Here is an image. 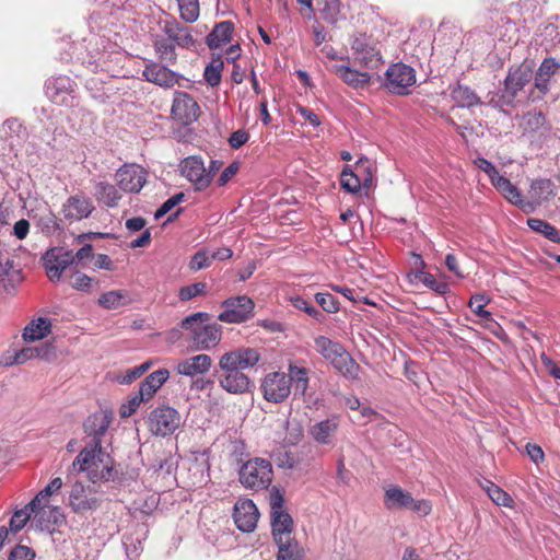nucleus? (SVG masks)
Masks as SVG:
<instances>
[{
    "label": "nucleus",
    "instance_id": "1",
    "mask_svg": "<svg viewBox=\"0 0 560 560\" xmlns=\"http://www.w3.org/2000/svg\"><path fill=\"white\" fill-rule=\"evenodd\" d=\"M72 468L78 472L85 474L86 478L93 482H105L112 477L114 463L107 452H105L100 442L84 447L72 462Z\"/></svg>",
    "mask_w": 560,
    "mask_h": 560
},
{
    "label": "nucleus",
    "instance_id": "2",
    "mask_svg": "<svg viewBox=\"0 0 560 560\" xmlns=\"http://www.w3.org/2000/svg\"><path fill=\"white\" fill-rule=\"evenodd\" d=\"M260 359L259 352L254 348H237L224 353L219 362L222 370L230 372L226 376L228 385H250L249 378L242 372L253 368Z\"/></svg>",
    "mask_w": 560,
    "mask_h": 560
},
{
    "label": "nucleus",
    "instance_id": "3",
    "mask_svg": "<svg viewBox=\"0 0 560 560\" xmlns=\"http://www.w3.org/2000/svg\"><path fill=\"white\" fill-rule=\"evenodd\" d=\"M534 70L530 63L523 62L517 67L510 68L504 79L503 89L499 90L490 103L498 107L512 106L518 96V93L530 83Z\"/></svg>",
    "mask_w": 560,
    "mask_h": 560
},
{
    "label": "nucleus",
    "instance_id": "4",
    "mask_svg": "<svg viewBox=\"0 0 560 560\" xmlns=\"http://www.w3.org/2000/svg\"><path fill=\"white\" fill-rule=\"evenodd\" d=\"M316 350L348 380H357L360 370L359 364L351 358L345 348L325 336H318L314 340Z\"/></svg>",
    "mask_w": 560,
    "mask_h": 560
},
{
    "label": "nucleus",
    "instance_id": "5",
    "mask_svg": "<svg viewBox=\"0 0 560 560\" xmlns=\"http://www.w3.org/2000/svg\"><path fill=\"white\" fill-rule=\"evenodd\" d=\"M240 481L247 489H266L272 481L271 464L262 458L247 460L240 470Z\"/></svg>",
    "mask_w": 560,
    "mask_h": 560
},
{
    "label": "nucleus",
    "instance_id": "6",
    "mask_svg": "<svg viewBox=\"0 0 560 560\" xmlns=\"http://www.w3.org/2000/svg\"><path fill=\"white\" fill-rule=\"evenodd\" d=\"M416 83V71L412 67L396 62L389 66L382 79V85L393 94L405 95Z\"/></svg>",
    "mask_w": 560,
    "mask_h": 560
},
{
    "label": "nucleus",
    "instance_id": "7",
    "mask_svg": "<svg viewBox=\"0 0 560 560\" xmlns=\"http://www.w3.org/2000/svg\"><path fill=\"white\" fill-rule=\"evenodd\" d=\"M182 424L179 412L168 406L153 409L148 418L149 431L155 435L165 438L173 434Z\"/></svg>",
    "mask_w": 560,
    "mask_h": 560
},
{
    "label": "nucleus",
    "instance_id": "8",
    "mask_svg": "<svg viewBox=\"0 0 560 560\" xmlns=\"http://www.w3.org/2000/svg\"><path fill=\"white\" fill-rule=\"evenodd\" d=\"M68 505L71 511L79 515H88L95 512L101 505V498L91 487L77 481L72 485Z\"/></svg>",
    "mask_w": 560,
    "mask_h": 560
},
{
    "label": "nucleus",
    "instance_id": "9",
    "mask_svg": "<svg viewBox=\"0 0 560 560\" xmlns=\"http://www.w3.org/2000/svg\"><path fill=\"white\" fill-rule=\"evenodd\" d=\"M77 84L68 75L50 78L45 83L48 98L57 105L72 107L75 103Z\"/></svg>",
    "mask_w": 560,
    "mask_h": 560
},
{
    "label": "nucleus",
    "instance_id": "10",
    "mask_svg": "<svg viewBox=\"0 0 560 560\" xmlns=\"http://www.w3.org/2000/svg\"><path fill=\"white\" fill-rule=\"evenodd\" d=\"M351 50L354 60L363 67L376 68L382 62L378 44L366 34H358L352 37Z\"/></svg>",
    "mask_w": 560,
    "mask_h": 560
},
{
    "label": "nucleus",
    "instance_id": "11",
    "mask_svg": "<svg viewBox=\"0 0 560 560\" xmlns=\"http://www.w3.org/2000/svg\"><path fill=\"white\" fill-rule=\"evenodd\" d=\"M224 311L218 316L223 323L238 324L249 319L254 313V301L247 295L229 298L222 302Z\"/></svg>",
    "mask_w": 560,
    "mask_h": 560
},
{
    "label": "nucleus",
    "instance_id": "12",
    "mask_svg": "<svg viewBox=\"0 0 560 560\" xmlns=\"http://www.w3.org/2000/svg\"><path fill=\"white\" fill-rule=\"evenodd\" d=\"M28 508L33 514L32 525L40 530L52 532L56 526L65 521L63 513L58 505L49 502L33 505V501L28 503Z\"/></svg>",
    "mask_w": 560,
    "mask_h": 560
},
{
    "label": "nucleus",
    "instance_id": "13",
    "mask_svg": "<svg viewBox=\"0 0 560 560\" xmlns=\"http://www.w3.org/2000/svg\"><path fill=\"white\" fill-rule=\"evenodd\" d=\"M42 261L49 280L59 281L62 272L73 265L72 250L52 247L43 255Z\"/></svg>",
    "mask_w": 560,
    "mask_h": 560
},
{
    "label": "nucleus",
    "instance_id": "14",
    "mask_svg": "<svg viewBox=\"0 0 560 560\" xmlns=\"http://www.w3.org/2000/svg\"><path fill=\"white\" fill-rule=\"evenodd\" d=\"M171 114L174 119L187 126L198 119L200 107L196 100L187 92L175 91Z\"/></svg>",
    "mask_w": 560,
    "mask_h": 560
},
{
    "label": "nucleus",
    "instance_id": "15",
    "mask_svg": "<svg viewBox=\"0 0 560 560\" xmlns=\"http://www.w3.org/2000/svg\"><path fill=\"white\" fill-rule=\"evenodd\" d=\"M115 180L125 192H139L147 183L145 171L136 164H126L117 170Z\"/></svg>",
    "mask_w": 560,
    "mask_h": 560
},
{
    "label": "nucleus",
    "instance_id": "16",
    "mask_svg": "<svg viewBox=\"0 0 560 560\" xmlns=\"http://www.w3.org/2000/svg\"><path fill=\"white\" fill-rule=\"evenodd\" d=\"M233 518L236 527L241 532L252 533L257 526L259 512L252 500L240 498L234 504Z\"/></svg>",
    "mask_w": 560,
    "mask_h": 560
},
{
    "label": "nucleus",
    "instance_id": "17",
    "mask_svg": "<svg viewBox=\"0 0 560 560\" xmlns=\"http://www.w3.org/2000/svg\"><path fill=\"white\" fill-rule=\"evenodd\" d=\"M180 171L197 190H203L210 185V176L206 174V167L200 156L191 155L184 159L180 163Z\"/></svg>",
    "mask_w": 560,
    "mask_h": 560
},
{
    "label": "nucleus",
    "instance_id": "18",
    "mask_svg": "<svg viewBox=\"0 0 560 560\" xmlns=\"http://www.w3.org/2000/svg\"><path fill=\"white\" fill-rule=\"evenodd\" d=\"M161 30L176 46L190 49L195 47L196 39L192 36V28L188 27L177 20H165L161 24Z\"/></svg>",
    "mask_w": 560,
    "mask_h": 560
},
{
    "label": "nucleus",
    "instance_id": "19",
    "mask_svg": "<svg viewBox=\"0 0 560 560\" xmlns=\"http://www.w3.org/2000/svg\"><path fill=\"white\" fill-rule=\"evenodd\" d=\"M113 421V412L110 409L101 408L90 415L84 421V431L92 436L95 442L101 443V438L107 432Z\"/></svg>",
    "mask_w": 560,
    "mask_h": 560
},
{
    "label": "nucleus",
    "instance_id": "20",
    "mask_svg": "<svg viewBox=\"0 0 560 560\" xmlns=\"http://www.w3.org/2000/svg\"><path fill=\"white\" fill-rule=\"evenodd\" d=\"M339 429V419L331 417L325 420L315 422L308 430V433L314 442L319 445L335 444V438Z\"/></svg>",
    "mask_w": 560,
    "mask_h": 560
},
{
    "label": "nucleus",
    "instance_id": "21",
    "mask_svg": "<svg viewBox=\"0 0 560 560\" xmlns=\"http://www.w3.org/2000/svg\"><path fill=\"white\" fill-rule=\"evenodd\" d=\"M94 206L92 201L84 196H71L62 206L65 219L69 221H80L90 217Z\"/></svg>",
    "mask_w": 560,
    "mask_h": 560
},
{
    "label": "nucleus",
    "instance_id": "22",
    "mask_svg": "<svg viewBox=\"0 0 560 560\" xmlns=\"http://www.w3.org/2000/svg\"><path fill=\"white\" fill-rule=\"evenodd\" d=\"M142 75L148 82L163 88L174 86L179 78L178 73L156 62L147 65L142 71Z\"/></svg>",
    "mask_w": 560,
    "mask_h": 560
},
{
    "label": "nucleus",
    "instance_id": "23",
    "mask_svg": "<svg viewBox=\"0 0 560 560\" xmlns=\"http://www.w3.org/2000/svg\"><path fill=\"white\" fill-rule=\"evenodd\" d=\"M271 527L276 545H283L295 540L292 536L293 521L287 512L271 514Z\"/></svg>",
    "mask_w": 560,
    "mask_h": 560
},
{
    "label": "nucleus",
    "instance_id": "24",
    "mask_svg": "<svg viewBox=\"0 0 560 560\" xmlns=\"http://www.w3.org/2000/svg\"><path fill=\"white\" fill-rule=\"evenodd\" d=\"M334 72L338 75L346 84L353 89H363L369 85L371 75L368 72H361L354 70L346 65L334 66Z\"/></svg>",
    "mask_w": 560,
    "mask_h": 560
},
{
    "label": "nucleus",
    "instance_id": "25",
    "mask_svg": "<svg viewBox=\"0 0 560 560\" xmlns=\"http://www.w3.org/2000/svg\"><path fill=\"white\" fill-rule=\"evenodd\" d=\"M211 358L208 354H198L178 363L177 372L186 376H196L206 373L211 366Z\"/></svg>",
    "mask_w": 560,
    "mask_h": 560
},
{
    "label": "nucleus",
    "instance_id": "26",
    "mask_svg": "<svg viewBox=\"0 0 560 560\" xmlns=\"http://www.w3.org/2000/svg\"><path fill=\"white\" fill-rule=\"evenodd\" d=\"M221 326L217 323L207 324L195 337L194 345L197 350H208L215 347L221 340Z\"/></svg>",
    "mask_w": 560,
    "mask_h": 560
},
{
    "label": "nucleus",
    "instance_id": "27",
    "mask_svg": "<svg viewBox=\"0 0 560 560\" xmlns=\"http://www.w3.org/2000/svg\"><path fill=\"white\" fill-rule=\"evenodd\" d=\"M234 31V23L222 21L214 25L213 30L206 37V44L210 49H215L229 43Z\"/></svg>",
    "mask_w": 560,
    "mask_h": 560
},
{
    "label": "nucleus",
    "instance_id": "28",
    "mask_svg": "<svg viewBox=\"0 0 560 560\" xmlns=\"http://www.w3.org/2000/svg\"><path fill=\"white\" fill-rule=\"evenodd\" d=\"M408 278L411 283L421 282L439 295H445L450 292L447 282L438 280L432 273L424 270H412L408 273Z\"/></svg>",
    "mask_w": 560,
    "mask_h": 560
},
{
    "label": "nucleus",
    "instance_id": "29",
    "mask_svg": "<svg viewBox=\"0 0 560 560\" xmlns=\"http://www.w3.org/2000/svg\"><path fill=\"white\" fill-rule=\"evenodd\" d=\"M33 220L45 235L60 234L63 230L61 220L50 209H45L42 213L34 215Z\"/></svg>",
    "mask_w": 560,
    "mask_h": 560
},
{
    "label": "nucleus",
    "instance_id": "30",
    "mask_svg": "<svg viewBox=\"0 0 560 560\" xmlns=\"http://www.w3.org/2000/svg\"><path fill=\"white\" fill-rule=\"evenodd\" d=\"M150 365V362H144L126 371H112L107 373V380L119 385H128L140 378L149 370Z\"/></svg>",
    "mask_w": 560,
    "mask_h": 560
},
{
    "label": "nucleus",
    "instance_id": "31",
    "mask_svg": "<svg viewBox=\"0 0 560 560\" xmlns=\"http://www.w3.org/2000/svg\"><path fill=\"white\" fill-rule=\"evenodd\" d=\"M384 502L388 509H408L412 503V495L400 487L390 486L385 490Z\"/></svg>",
    "mask_w": 560,
    "mask_h": 560
},
{
    "label": "nucleus",
    "instance_id": "32",
    "mask_svg": "<svg viewBox=\"0 0 560 560\" xmlns=\"http://www.w3.org/2000/svg\"><path fill=\"white\" fill-rule=\"evenodd\" d=\"M94 195L98 202L104 203L108 208H116L122 198L116 186L107 182L96 183Z\"/></svg>",
    "mask_w": 560,
    "mask_h": 560
},
{
    "label": "nucleus",
    "instance_id": "33",
    "mask_svg": "<svg viewBox=\"0 0 560 560\" xmlns=\"http://www.w3.org/2000/svg\"><path fill=\"white\" fill-rule=\"evenodd\" d=\"M560 63L553 58H546L539 66L535 74V88L539 90L540 94L548 91V82L552 74L559 69Z\"/></svg>",
    "mask_w": 560,
    "mask_h": 560
},
{
    "label": "nucleus",
    "instance_id": "34",
    "mask_svg": "<svg viewBox=\"0 0 560 560\" xmlns=\"http://www.w3.org/2000/svg\"><path fill=\"white\" fill-rule=\"evenodd\" d=\"M451 97L462 108H470L481 103L474 90L460 83L451 89Z\"/></svg>",
    "mask_w": 560,
    "mask_h": 560
},
{
    "label": "nucleus",
    "instance_id": "35",
    "mask_svg": "<svg viewBox=\"0 0 560 560\" xmlns=\"http://www.w3.org/2000/svg\"><path fill=\"white\" fill-rule=\"evenodd\" d=\"M156 388L158 387H140L138 394L121 404L119 409L120 417L127 418L133 415L142 401L149 400L153 397V395L156 393Z\"/></svg>",
    "mask_w": 560,
    "mask_h": 560
},
{
    "label": "nucleus",
    "instance_id": "36",
    "mask_svg": "<svg viewBox=\"0 0 560 560\" xmlns=\"http://www.w3.org/2000/svg\"><path fill=\"white\" fill-rule=\"evenodd\" d=\"M153 46L161 61L171 66L176 63V45L167 36L163 37L156 35L153 40Z\"/></svg>",
    "mask_w": 560,
    "mask_h": 560
},
{
    "label": "nucleus",
    "instance_id": "37",
    "mask_svg": "<svg viewBox=\"0 0 560 560\" xmlns=\"http://www.w3.org/2000/svg\"><path fill=\"white\" fill-rule=\"evenodd\" d=\"M210 318L211 315L209 313L197 312L182 319L179 327L190 334V339L194 342L197 334L202 329L207 322L210 320Z\"/></svg>",
    "mask_w": 560,
    "mask_h": 560
},
{
    "label": "nucleus",
    "instance_id": "38",
    "mask_svg": "<svg viewBox=\"0 0 560 560\" xmlns=\"http://www.w3.org/2000/svg\"><path fill=\"white\" fill-rule=\"evenodd\" d=\"M130 302L131 299L128 292L124 290L108 291L98 298V304L105 310H116L129 304Z\"/></svg>",
    "mask_w": 560,
    "mask_h": 560
},
{
    "label": "nucleus",
    "instance_id": "39",
    "mask_svg": "<svg viewBox=\"0 0 560 560\" xmlns=\"http://www.w3.org/2000/svg\"><path fill=\"white\" fill-rule=\"evenodd\" d=\"M51 324L45 317H38L32 320L23 331V338L28 341L43 339L50 332Z\"/></svg>",
    "mask_w": 560,
    "mask_h": 560
},
{
    "label": "nucleus",
    "instance_id": "40",
    "mask_svg": "<svg viewBox=\"0 0 560 560\" xmlns=\"http://www.w3.org/2000/svg\"><path fill=\"white\" fill-rule=\"evenodd\" d=\"M491 184L510 203L515 206L521 201L522 192L505 176L499 175Z\"/></svg>",
    "mask_w": 560,
    "mask_h": 560
},
{
    "label": "nucleus",
    "instance_id": "41",
    "mask_svg": "<svg viewBox=\"0 0 560 560\" xmlns=\"http://www.w3.org/2000/svg\"><path fill=\"white\" fill-rule=\"evenodd\" d=\"M491 184L510 203L515 206L521 201L522 192L505 176L499 175Z\"/></svg>",
    "mask_w": 560,
    "mask_h": 560
},
{
    "label": "nucleus",
    "instance_id": "42",
    "mask_svg": "<svg viewBox=\"0 0 560 560\" xmlns=\"http://www.w3.org/2000/svg\"><path fill=\"white\" fill-rule=\"evenodd\" d=\"M491 184L510 203L515 206L521 201L522 192L505 176L499 175Z\"/></svg>",
    "mask_w": 560,
    "mask_h": 560
},
{
    "label": "nucleus",
    "instance_id": "43",
    "mask_svg": "<svg viewBox=\"0 0 560 560\" xmlns=\"http://www.w3.org/2000/svg\"><path fill=\"white\" fill-rule=\"evenodd\" d=\"M553 183L548 178L535 179L530 184L529 196L537 203L549 200L553 196Z\"/></svg>",
    "mask_w": 560,
    "mask_h": 560
},
{
    "label": "nucleus",
    "instance_id": "44",
    "mask_svg": "<svg viewBox=\"0 0 560 560\" xmlns=\"http://www.w3.org/2000/svg\"><path fill=\"white\" fill-rule=\"evenodd\" d=\"M481 488L487 492L488 497L497 505L513 508L512 497L499 486L489 480L480 482Z\"/></svg>",
    "mask_w": 560,
    "mask_h": 560
},
{
    "label": "nucleus",
    "instance_id": "45",
    "mask_svg": "<svg viewBox=\"0 0 560 560\" xmlns=\"http://www.w3.org/2000/svg\"><path fill=\"white\" fill-rule=\"evenodd\" d=\"M317 7L322 19L327 23L336 24L342 19L339 0H319Z\"/></svg>",
    "mask_w": 560,
    "mask_h": 560
},
{
    "label": "nucleus",
    "instance_id": "46",
    "mask_svg": "<svg viewBox=\"0 0 560 560\" xmlns=\"http://www.w3.org/2000/svg\"><path fill=\"white\" fill-rule=\"evenodd\" d=\"M527 225L533 231L542 234L549 241L560 244L559 231L549 222L537 218H529L527 220Z\"/></svg>",
    "mask_w": 560,
    "mask_h": 560
},
{
    "label": "nucleus",
    "instance_id": "47",
    "mask_svg": "<svg viewBox=\"0 0 560 560\" xmlns=\"http://www.w3.org/2000/svg\"><path fill=\"white\" fill-rule=\"evenodd\" d=\"M224 61L221 56L212 58L203 71L205 81L212 88L218 86L221 82Z\"/></svg>",
    "mask_w": 560,
    "mask_h": 560
},
{
    "label": "nucleus",
    "instance_id": "48",
    "mask_svg": "<svg viewBox=\"0 0 560 560\" xmlns=\"http://www.w3.org/2000/svg\"><path fill=\"white\" fill-rule=\"evenodd\" d=\"M277 560H303L304 558V550L296 540L277 545Z\"/></svg>",
    "mask_w": 560,
    "mask_h": 560
},
{
    "label": "nucleus",
    "instance_id": "49",
    "mask_svg": "<svg viewBox=\"0 0 560 560\" xmlns=\"http://www.w3.org/2000/svg\"><path fill=\"white\" fill-rule=\"evenodd\" d=\"M62 479L60 477L54 478L36 497L32 500L33 505L44 504L45 502L51 503V495L58 493L62 488Z\"/></svg>",
    "mask_w": 560,
    "mask_h": 560
},
{
    "label": "nucleus",
    "instance_id": "50",
    "mask_svg": "<svg viewBox=\"0 0 560 560\" xmlns=\"http://www.w3.org/2000/svg\"><path fill=\"white\" fill-rule=\"evenodd\" d=\"M180 18L187 23H194L199 18V0H177Z\"/></svg>",
    "mask_w": 560,
    "mask_h": 560
},
{
    "label": "nucleus",
    "instance_id": "51",
    "mask_svg": "<svg viewBox=\"0 0 560 560\" xmlns=\"http://www.w3.org/2000/svg\"><path fill=\"white\" fill-rule=\"evenodd\" d=\"M3 130L7 138H16L24 140L27 138V130L18 118H9L3 124Z\"/></svg>",
    "mask_w": 560,
    "mask_h": 560
},
{
    "label": "nucleus",
    "instance_id": "52",
    "mask_svg": "<svg viewBox=\"0 0 560 560\" xmlns=\"http://www.w3.org/2000/svg\"><path fill=\"white\" fill-rule=\"evenodd\" d=\"M490 302V299L485 294H474L469 302L468 306L471 311L479 317L489 319L491 318V313L485 310V306Z\"/></svg>",
    "mask_w": 560,
    "mask_h": 560
},
{
    "label": "nucleus",
    "instance_id": "53",
    "mask_svg": "<svg viewBox=\"0 0 560 560\" xmlns=\"http://www.w3.org/2000/svg\"><path fill=\"white\" fill-rule=\"evenodd\" d=\"M314 298L324 312L329 314L339 312V302L332 294L328 292H318Z\"/></svg>",
    "mask_w": 560,
    "mask_h": 560
},
{
    "label": "nucleus",
    "instance_id": "54",
    "mask_svg": "<svg viewBox=\"0 0 560 560\" xmlns=\"http://www.w3.org/2000/svg\"><path fill=\"white\" fill-rule=\"evenodd\" d=\"M267 401L281 402L290 395V387H259Z\"/></svg>",
    "mask_w": 560,
    "mask_h": 560
},
{
    "label": "nucleus",
    "instance_id": "55",
    "mask_svg": "<svg viewBox=\"0 0 560 560\" xmlns=\"http://www.w3.org/2000/svg\"><path fill=\"white\" fill-rule=\"evenodd\" d=\"M207 284L205 282H196L182 287L178 291V299L183 302L189 301L198 295L205 294Z\"/></svg>",
    "mask_w": 560,
    "mask_h": 560
},
{
    "label": "nucleus",
    "instance_id": "56",
    "mask_svg": "<svg viewBox=\"0 0 560 560\" xmlns=\"http://www.w3.org/2000/svg\"><path fill=\"white\" fill-rule=\"evenodd\" d=\"M341 187L349 192H358L361 189L360 178L348 168H345L340 177Z\"/></svg>",
    "mask_w": 560,
    "mask_h": 560
},
{
    "label": "nucleus",
    "instance_id": "57",
    "mask_svg": "<svg viewBox=\"0 0 560 560\" xmlns=\"http://www.w3.org/2000/svg\"><path fill=\"white\" fill-rule=\"evenodd\" d=\"M32 516L28 504L24 509L18 510L10 520V529L12 532L21 530L30 520L32 521Z\"/></svg>",
    "mask_w": 560,
    "mask_h": 560
},
{
    "label": "nucleus",
    "instance_id": "58",
    "mask_svg": "<svg viewBox=\"0 0 560 560\" xmlns=\"http://www.w3.org/2000/svg\"><path fill=\"white\" fill-rule=\"evenodd\" d=\"M288 384L291 385L294 383H303L307 385L308 383V369L304 366H300L298 364L291 363L288 369Z\"/></svg>",
    "mask_w": 560,
    "mask_h": 560
},
{
    "label": "nucleus",
    "instance_id": "59",
    "mask_svg": "<svg viewBox=\"0 0 560 560\" xmlns=\"http://www.w3.org/2000/svg\"><path fill=\"white\" fill-rule=\"evenodd\" d=\"M211 255L207 249H200L191 257L189 268L192 271H198L208 268L211 265Z\"/></svg>",
    "mask_w": 560,
    "mask_h": 560
},
{
    "label": "nucleus",
    "instance_id": "60",
    "mask_svg": "<svg viewBox=\"0 0 560 560\" xmlns=\"http://www.w3.org/2000/svg\"><path fill=\"white\" fill-rule=\"evenodd\" d=\"M185 199L184 192H177L174 196L170 197L167 200H165L160 208L155 211L154 218L156 220L164 217L166 213H168L173 208H175L177 205H179Z\"/></svg>",
    "mask_w": 560,
    "mask_h": 560
},
{
    "label": "nucleus",
    "instance_id": "61",
    "mask_svg": "<svg viewBox=\"0 0 560 560\" xmlns=\"http://www.w3.org/2000/svg\"><path fill=\"white\" fill-rule=\"evenodd\" d=\"M91 282L92 278L81 271H75L70 277V285L79 291H89Z\"/></svg>",
    "mask_w": 560,
    "mask_h": 560
},
{
    "label": "nucleus",
    "instance_id": "62",
    "mask_svg": "<svg viewBox=\"0 0 560 560\" xmlns=\"http://www.w3.org/2000/svg\"><path fill=\"white\" fill-rule=\"evenodd\" d=\"M537 34L544 37L541 44L553 43L559 37L558 26L550 22L544 23L538 27Z\"/></svg>",
    "mask_w": 560,
    "mask_h": 560
},
{
    "label": "nucleus",
    "instance_id": "63",
    "mask_svg": "<svg viewBox=\"0 0 560 560\" xmlns=\"http://www.w3.org/2000/svg\"><path fill=\"white\" fill-rule=\"evenodd\" d=\"M168 377V370L160 369L149 374L140 385H164Z\"/></svg>",
    "mask_w": 560,
    "mask_h": 560
},
{
    "label": "nucleus",
    "instance_id": "64",
    "mask_svg": "<svg viewBox=\"0 0 560 560\" xmlns=\"http://www.w3.org/2000/svg\"><path fill=\"white\" fill-rule=\"evenodd\" d=\"M474 163L479 170L488 175L491 183L500 175L497 167L485 158L479 156L474 161Z\"/></svg>",
    "mask_w": 560,
    "mask_h": 560
}]
</instances>
